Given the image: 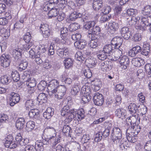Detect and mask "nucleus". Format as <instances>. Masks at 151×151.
Masks as SVG:
<instances>
[{"instance_id": "47", "label": "nucleus", "mask_w": 151, "mask_h": 151, "mask_svg": "<svg viewBox=\"0 0 151 151\" xmlns=\"http://www.w3.org/2000/svg\"><path fill=\"white\" fill-rule=\"evenodd\" d=\"M103 133L101 132H99L95 135L94 141L97 142L100 141L102 138Z\"/></svg>"}, {"instance_id": "61", "label": "nucleus", "mask_w": 151, "mask_h": 151, "mask_svg": "<svg viewBox=\"0 0 151 151\" xmlns=\"http://www.w3.org/2000/svg\"><path fill=\"white\" fill-rule=\"evenodd\" d=\"M111 7L107 6L103 7L101 11L102 13L107 14L111 11Z\"/></svg>"}, {"instance_id": "57", "label": "nucleus", "mask_w": 151, "mask_h": 151, "mask_svg": "<svg viewBox=\"0 0 151 151\" xmlns=\"http://www.w3.org/2000/svg\"><path fill=\"white\" fill-rule=\"evenodd\" d=\"M97 56L99 60H104L106 58L107 55L104 52V53L99 52V54L97 55Z\"/></svg>"}, {"instance_id": "41", "label": "nucleus", "mask_w": 151, "mask_h": 151, "mask_svg": "<svg viewBox=\"0 0 151 151\" xmlns=\"http://www.w3.org/2000/svg\"><path fill=\"white\" fill-rule=\"evenodd\" d=\"M147 108L145 106H141L140 109L138 110L137 112L139 113L140 115L143 116L145 115L147 111Z\"/></svg>"}, {"instance_id": "19", "label": "nucleus", "mask_w": 151, "mask_h": 151, "mask_svg": "<svg viewBox=\"0 0 151 151\" xmlns=\"http://www.w3.org/2000/svg\"><path fill=\"white\" fill-rule=\"evenodd\" d=\"M150 45L147 42L144 43L143 45V49L141 52V54L147 56L150 53Z\"/></svg>"}, {"instance_id": "58", "label": "nucleus", "mask_w": 151, "mask_h": 151, "mask_svg": "<svg viewBox=\"0 0 151 151\" xmlns=\"http://www.w3.org/2000/svg\"><path fill=\"white\" fill-rule=\"evenodd\" d=\"M111 16H109L106 14L102 13L100 18V20L103 22H105L111 18Z\"/></svg>"}, {"instance_id": "56", "label": "nucleus", "mask_w": 151, "mask_h": 151, "mask_svg": "<svg viewBox=\"0 0 151 151\" xmlns=\"http://www.w3.org/2000/svg\"><path fill=\"white\" fill-rule=\"evenodd\" d=\"M81 35L80 33H76L75 34L72 35L71 36L72 39L74 41H77L80 40V39L81 38Z\"/></svg>"}, {"instance_id": "13", "label": "nucleus", "mask_w": 151, "mask_h": 151, "mask_svg": "<svg viewBox=\"0 0 151 151\" xmlns=\"http://www.w3.org/2000/svg\"><path fill=\"white\" fill-rule=\"evenodd\" d=\"M68 54L69 50L68 48H60L57 50V54L62 58H66L68 57Z\"/></svg>"}, {"instance_id": "23", "label": "nucleus", "mask_w": 151, "mask_h": 151, "mask_svg": "<svg viewBox=\"0 0 151 151\" xmlns=\"http://www.w3.org/2000/svg\"><path fill=\"white\" fill-rule=\"evenodd\" d=\"M74 115V118L77 119L78 118V119L80 120L82 119L85 117V112L84 109H81L78 111L77 109L76 114L75 115Z\"/></svg>"}, {"instance_id": "1", "label": "nucleus", "mask_w": 151, "mask_h": 151, "mask_svg": "<svg viewBox=\"0 0 151 151\" xmlns=\"http://www.w3.org/2000/svg\"><path fill=\"white\" fill-rule=\"evenodd\" d=\"M66 88L64 85H61L58 86L56 89L52 90L49 91L50 94L52 95L54 94L55 97L57 98L61 99L65 94Z\"/></svg>"}, {"instance_id": "37", "label": "nucleus", "mask_w": 151, "mask_h": 151, "mask_svg": "<svg viewBox=\"0 0 151 151\" xmlns=\"http://www.w3.org/2000/svg\"><path fill=\"white\" fill-rule=\"evenodd\" d=\"M47 85V83L46 81H41L37 85L38 89L42 91H44L46 88Z\"/></svg>"}, {"instance_id": "49", "label": "nucleus", "mask_w": 151, "mask_h": 151, "mask_svg": "<svg viewBox=\"0 0 151 151\" xmlns=\"http://www.w3.org/2000/svg\"><path fill=\"white\" fill-rule=\"evenodd\" d=\"M125 111L124 109H118L116 110L115 111V114L119 118L121 117L122 116L124 115V111Z\"/></svg>"}, {"instance_id": "22", "label": "nucleus", "mask_w": 151, "mask_h": 151, "mask_svg": "<svg viewBox=\"0 0 151 151\" xmlns=\"http://www.w3.org/2000/svg\"><path fill=\"white\" fill-rule=\"evenodd\" d=\"M128 29L126 30V29H122L120 31L122 36L127 40L129 39L130 37V36H132L131 32L128 30Z\"/></svg>"}, {"instance_id": "17", "label": "nucleus", "mask_w": 151, "mask_h": 151, "mask_svg": "<svg viewBox=\"0 0 151 151\" xmlns=\"http://www.w3.org/2000/svg\"><path fill=\"white\" fill-rule=\"evenodd\" d=\"M87 43L85 40H80L75 42L74 45L75 47L78 49L82 50L85 48Z\"/></svg>"}, {"instance_id": "20", "label": "nucleus", "mask_w": 151, "mask_h": 151, "mask_svg": "<svg viewBox=\"0 0 151 151\" xmlns=\"http://www.w3.org/2000/svg\"><path fill=\"white\" fill-rule=\"evenodd\" d=\"M25 123V122L24 119L23 118H20L16 122V127L18 129H22Z\"/></svg>"}, {"instance_id": "30", "label": "nucleus", "mask_w": 151, "mask_h": 151, "mask_svg": "<svg viewBox=\"0 0 151 151\" xmlns=\"http://www.w3.org/2000/svg\"><path fill=\"white\" fill-rule=\"evenodd\" d=\"M59 11L58 9L52 8L48 13L49 18L56 16L59 13Z\"/></svg>"}, {"instance_id": "60", "label": "nucleus", "mask_w": 151, "mask_h": 151, "mask_svg": "<svg viewBox=\"0 0 151 151\" xmlns=\"http://www.w3.org/2000/svg\"><path fill=\"white\" fill-rule=\"evenodd\" d=\"M0 32L2 33L5 34L4 37H8L10 35L9 29H0Z\"/></svg>"}, {"instance_id": "39", "label": "nucleus", "mask_w": 151, "mask_h": 151, "mask_svg": "<svg viewBox=\"0 0 151 151\" xmlns=\"http://www.w3.org/2000/svg\"><path fill=\"white\" fill-rule=\"evenodd\" d=\"M35 127V122L32 121H29L26 124V129L28 131H31Z\"/></svg>"}, {"instance_id": "25", "label": "nucleus", "mask_w": 151, "mask_h": 151, "mask_svg": "<svg viewBox=\"0 0 151 151\" xmlns=\"http://www.w3.org/2000/svg\"><path fill=\"white\" fill-rule=\"evenodd\" d=\"M93 4V9L98 10L102 6V1L101 0H94Z\"/></svg>"}, {"instance_id": "59", "label": "nucleus", "mask_w": 151, "mask_h": 151, "mask_svg": "<svg viewBox=\"0 0 151 151\" xmlns=\"http://www.w3.org/2000/svg\"><path fill=\"white\" fill-rule=\"evenodd\" d=\"M71 130V128L68 125H64L63 127V132L65 134H69L70 133V131Z\"/></svg>"}, {"instance_id": "53", "label": "nucleus", "mask_w": 151, "mask_h": 151, "mask_svg": "<svg viewBox=\"0 0 151 151\" xmlns=\"http://www.w3.org/2000/svg\"><path fill=\"white\" fill-rule=\"evenodd\" d=\"M95 24V22L93 21H89L86 22L84 26V28H87V27L90 28L93 27Z\"/></svg>"}, {"instance_id": "45", "label": "nucleus", "mask_w": 151, "mask_h": 151, "mask_svg": "<svg viewBox=\"0 0 151 151\" xmlns=\"http://www.w3.org/2000/svg\"><path fill=\"white\" fill-rule=\"evenodd\" d=\"M111 125V124H109L108 127L103 132V136L104 137L106 138L109 136L110 134V131L112 129Z\"/></svg>"}, {"instance_id": "32", "label": "nucleus", "mask_w": 151, "mask_h": 151, "mask_svg": "<svg viewBox=\"0 0 151 151\" xmlns=\"http://www.w3.org/2000/svg\"><path fill=\"white\" fill-rule=\"evenodd\" d=\"M135 126L134 127H129L127 130L126 132V135H130V136H135L138 134V132H134V129H135Z\"/></svg>"}, {"instance_id": "10", "label": "nucleus", "mask_w": 151, "mask_h": 151, "mask_svg": "<svg viewBox=\"0 0 151 151\" xmlns=\"http://www.w3.org/2000/svg\"><path fill=\"white\" fill-rule=\"evenodd\" d=\"M140 118L138 114H136L134 115H132V116H129L128 118L126 119L127 122L129 123L132 127H134L136 126V123L137 122L138 123L140 121Z\"/></svg>"}, {"instance_id": "33", "label": "nucleus", "mask_w": 151, "mask_h": 151, "mask_svg": "<svg viewBox=\"0 0 151 151\" xmlns=\"http://www.w3.org/2000/svg\"><path fill=\"white\" fill-rule=\"evenodd\" d=\"M28 65V63L27 60H23L19 63L18 66L19 69L22 71L25 70L27 67Z\"/></svg>"}, {"instance_id": "15", "label": "nucleus", "mask_w": 151, "mask_h": 151, "mask_svg": "<svg viewBox=\"0 0 151 151\" xmlns=\"http://www.w3.org/2000/svg\"><path fill=\"white\" fill-rule=\"evenodd\" d=\"M145 63L143 59L139 58H134L132 61V64L136 67H139L143 65Z\"/></svg>"}, {"instance_id": "9", "label": "nucleus", "mask_w": 151, "mask_h": 151, "mask_svg": "<svg viewBox=\"0 0 151 151\" xmlns=\"http://www.w3.org/2000/svg\"><path fill=\"white\" fill-rule=\"evenodd\" d=\"M29 92L30 93H34L35 91L34 87L36 84V81L34 78H31L27 81L26 83Z\"/></svg>"}, {"instance_id": "63", "label": "nucleus", "mask_w": 151, "mask_h": 151, "mask_svg": "<svg viewBox=\"0 0 151 151\" xmlns=\"http://www.w3.org/2000/svg\"><path fill=\"white\" fill-rule=\"evenodd\" d=\"M24 149V151H37V149L33 145H27L25 147Z\"/></svg>"}, {"instance_id": "50", "label": "nucleus", "mask_w": 151, "mask_h": 151, "mask_svg": "<svg viewBox=\"0 0 151 151\" xmlns=\"http://www.w3.org/2000/svg\"><path fill=\"white\" fill-rule=\"evenodd\" d=\"M144 148L146 151H151V139L145 142Z\"/></svg>"}, {"instance_id": "54", "label": "nucleus", "mask_w": 151, "mask_h": 151, "mask_svg": "<svg viewBox=\"0 0 151 151\" xmlns=\"http://www.w3.org/2000/svg\"><path fill=\"white\" fill-rule=\"evenodd\" d=\"M31 39V36L29 32L27 33L26 35L24 36L23 39L25 42L27 43H30V41Z\"/></svg>"}, {"instance_id": "42", "label": "nucleus", "mask_w": 151, "mask_h": 151, "mask_svg": "<svg viewBox=\"0 0 151 151\" xmlns=\"http://www.w3.org/2000/svg\"><path fill=\"white\" fill-rule=\"evenodd\" d=\"M82 16V15L81 13H77L76 12H75L71 14L70 18L71 20L73 21L78 18L81 17Z\"/></svg>"}, {"instance_id": "12", "label": "nucleus", "mask_w": 151, "mask_h": 151, "mask_svg": "<svg viewBox=\"0 0 151 151\" xmlns=\"http://www.w3.org/2000/svg\"><path fill=\"white\" fill-rule=\"evenodd\" d=\"M119 62L121 68L125 70L129 67L130 61L127 57L124 55L120 58Z\"/></svg>"}, {"instance_id": "16", "label": "nucleus", "mask_w": 151, "mask_h": 151, "mask_svg": "<svg viewBox=\"0 0 151 151\" xmlns=\"http://www.w3.org/2000/svg\"><path fill=\"white\" fill-rule=\"evenodd\" d=\"M80 83L78 81H76L73 85L70 93L72 95H76L80 90Z\"/></svg>"}, {"instance_id": "3", "label": "nucleus", "mask_w": 151, "mask_h": 151, "mask_svg": "<svg viewBox=\"0 0 151 151\" xmlns=\"http://www.w3.org/2000/svg\"><path fill=\"white\" fill-rule=\"evenodd\" d=\"M63 108L69 114V118H66L65 120L66 123H69L74 119V115H75L76 114L77 109L72 108L71 106L68 105H66Z\"/></svg>"}, {"instance_id": "44", "label": "nucleus", "mask_w": 151, "mask_h": 151, "mask_svg": "<svg viewBox=\"0 0 151 151\" xmlns=\"http://www.w3.org/2000/svg\"><path fill=\"white\" fill-rule=\"evenodd\" d=\"M101 65L102 66H104L105 68H107L109 70L111 69L113 67L112 62L109 61H105L104 63H102Z\"/></svg>"}, {"instance_id": "27", "label": "nucleus", "mask_w": 151, "mask_h": 151, "mask_svg": "<svg viewBox=\"0 0 151 151\" xmlns=\"http://www.w3.org/2000/svg\"><path fill=\"white\" fill-rule=\"evenodd\" d=\"M37 52V54L41 56V57L42 58L45 56V52L46 49L44 46L40 45L38 47Z\"/></svg>"}, {"instance_id": "34", "label": "nucleus", "mask_w": 151, "mask_h": 151, "mask_svg": "<svg viewBox=\"0 0 151 151\" xmlns=\"http://www.w3.org/2000/svg\"><path fill=\"white\" fill-rule=\"evenodd\" d=\"M11 78L13 81L17 82L20 79L19 75L18 72L16 71H12L11 73Z\"/></svg>"}, {"instance_id": "40", "label": "nucleus", "mask_w": 151, "mask_h": 151, "mask_svg": "<svg viewBox=\"0 0 151 151\" xmlns=\"http://www.w3.org/2000/svg\"><path fill=\"white\" fill-rule=\"evenodd\" d=\"M114 40L116 41V45L114 47V49L117 48H119L120 46L121 45L123 42V39L122 38L116 37H114Z\"/></svg>"}, {"instance_id": "62", "label": "nucleus", "mask_w": 151, "mask_h": 151, "mask_svg": "<svg viewBox=\"0 0 151 151\" xmlns=\"http://www.w3.org/2000/svg\"><path fill=\"white\" fill-rule=\"evenodd\" d=\"M145 69L146 73H147L148 76L151 75V65L149 64H146L145 66Z\"/></svg>"}, {"instance_id": "6", "label": "nucleus", "mask_w": 151, "mask_h": 151, "mask_svg": "<svg viewBox=\"0 0 151 151\" xmlns=\"http://www.w3.org/2000/svg\"><path fill=\"white\" fill-rule=\"evenodd\" d=\"M5 139L4 145L6 147L10 148H14L17 147V144L13 142V138L12 135H7Z\"/></svg>"}, {"instance_id": "24", "label": "nucleus", "mask_w": 151, "mask_h": 151, "mask_svg": "<svg viewBox=\"0 0 151 151\" xmlns=\"http://www.w3.org/2000/svg\"><path fill=\"white\" fill-rule=\"evenodd\" d=\"M47 100V96L45 93H40L37 97V100L41 104L46 102Z\"/></svg>"}, {"instance_id": "11", "label": "nucleus", "mask_w": 151, "mask_h": 151, "mask_svg": "<svg viewBox=\"0 0 151 151\" xmlns=\"http://www.w3.org/2000/svg\"><path fill=\"white\" fill-rule=\"evenodd\" d=\"M22 51L21 49L19 48H16L13 50L12 55L14 59V60L16 63H19L21 60Z\"/></svg>"}, {"instance_id": "35", "label": "nucleus", "mask_w": 151, "mask_h": 151, "mask_svg": "<svg viewBox=\"0 0 151 151\" xmlns=\"http://www.w3.org/2000/svg\"><path fill=\"white\" fill-rule=\"evenodd\" d=\"M33 101L32 100H27L25 103V109L28 111L33 108L34 104Z\"/></svg>"}, {"instance_id": "36", "label": "nucleus", "mask_w": 151, "mask_h": 151, "mask_svg": "<svg viewBox=\"0 0 151 151\" xmlns=\"http://www.w3.org/2000/svg\"><path fill=\"white\" fill-rule=\"evenodd\" d=\"M98 39L96 37H94L92 38L90 42L89 43V46L91 48H95L98 45L97 42Z\"/></svg>"}, {"instance_id": "29", "label": "nucleus", "mask_w": 151, "mask_h": 151, "mask_svg": "<svg viewBox=\"0 0 151 151\" xmlns=\"http://www.w3.org/2000/svg\"><path fill=\"white\" fill-rule=\"evenodd\" d=\"M114 49V47L111 45L108 44L104 46L103 51L106 54H109L112 52Z\"/></svg>"}, {"instance_id": "46", "label": "nucleus", "mask_w": 151, "mask_h": 151, "mask_svg": "<svg viewBox=\"0 0 151 151\" xmlns=\"http://www.w3.org/2000/svg\"><path fill=\"white\" fill-rule=\"evenodd\" d=\"M75 57L79 61H83L85 60L84 58L82 56V52L80 51H78L76 53L75 55Z\"/></svg>"}, {"instance_id": "21", "label": "nucleus", "mask_w": 151, "mask_h": 151, "mask_svg": "<svg viewBox=\"0 0 151 151\" xmlns=\"http://www.w3.org/2000/svg\"><path fill=\"white\" fill-rule=\"evenodd\" d=\"M140 106H137L134 103H131L128 106V109L131 114L135 113L137 112Z\"/></svg>"}, {"instance_id": "14", "label": "nucleus", "mask_w": 151, "mask_h": 151, "mask_svg": "<svg viewBox=\"0 0 151 151\" xmlns=\"http://www.w3.org/2000/svg\"><path fill=\"white\" fill-rule=\"evenodd\" d=\"M54 109L51 107L47 108L45 111L43 113V117L47 119H50L53 116Z\"/></svg>"}, {"instance_id": "43", "label": "nucleus", "mask_w": 151, "mask_h": 151, "mask_svg": "<svg viewBox=\"0 0 151 151\" xmlns=\"http://www.w3.org/2000/svg\"><path fill=\"white\" fill-rule=\"evenodd\" d=\"M151 13V6L150 5H147L145 6L144 8L142 9V13L145 15H147Z\"/></svg>"}, {"instance_id": "64", "label": "nucleus", "mask_w": 151, "mask_h": 151, "mask_svg": "<svg viewBox=\"0 0 151 151\" xmlns=\"http://www.w3.org/2000/svg\"><path fill=\"white\" fill-rule=\"evenodd\" d=\"M80 148V145L78 143H74L72 145V151H78Z\"/></svg>"}, {"instance_id": "38", "label": "nucleus", "mask_w": 151, "mask_h": 151, "mask_svg": "<svg viewBox=\"0 0 151 151\" xmlns=\"http://www.w3.org/2000/svg\"><path fill=\"white\" fill-rule=\"evenodd\" d=\"M32 109L29 112V115L31 118H33L35 116L38 115L39 114V111L36 109Z\"/></svg>"}, {"instance_id": "18", "label": "nucleus", "mask_w": 151, "mask_h": 151, "mask_svg": "<svg viewBox=\"0 0 151 151\" xmlns=\"http://www.w3.org/2000/svg\"><path fill=\"white\" fill-rule=\"evenodd\" d=\"M63 61V63L65 68L69 69L72 67L73 65V60L72 59L70 58L67 57Z\"/></svg>"}, {"instance_id": "31", "label": "nucleus", "mask_w": 151, "mask_h": 151, "mask_svg": "<svg viewBox=\"0 0 151 151\" xmlns=\"http://www.w3.org/2000/svg\"><path fill=\"white\" fill-rule=\"evenodd\" d=\"M59 83L58 81L56 80H53L50 81V84H49L48 87L50 88L52 90L56 89V88L58 87Z\"/></svg>"}, {"instance_id": "2", "label": "nucleus", "mask_w": 151, "mask_h": 151, "mask_svg": "<svg viewBox=\"0 0 151 151\" xmlns=\"http://www.w3.org/2000/svg\"><path fill=\"white\" fill-rule=\"evenodd\" d=\"M47 130L50 136L52 135L51 137H49L48 143L52 145V147H53L57 144L60 142L61 137L60 136H59L58 137H56L55 138L54 135H52V134H55V130L53 127L48 128Z\"/></svg>"}, {"instance_id": "26", "label": "nucleus", "mask_w": 151, "mask_h": 151, "mask_svg": "<svg viewBox=\"0 0 151 151\" xmlns=\"http://www.w3.org/2000/svg\"><path fill=\"white\" fill-rule=\"evenodd\" d=\"M141 20L145 26L151 25V17L145 16L141 17Z\"/></svg>"}, {"instance_id": "7", "label": "nucleus", "mask_w": 151, "mask_h": 151, "mask_svg": "<svg viewBox=\"0 0 151 151\" xmlns=\"http://www.w3.org/2000/svg\"><path fill=\"white\" fill-rule=\"evenodd\" d=\"M93 99L95 105L99 106L102 105L104 102V98L103 95L99 93L94 94Z\"/></svg>"}, {"instance_id": "8", "label": "nucleus", "mask_w": 151, "mask_h": 151, "mask_svg": "<svg viewBox=\"0 0 151 151\" xmlns=\"http://www.w3.org/2000/svg\"><path fill=\"white\" fill-rule=\"evenodd\" d=\"M1 65L4 68L8 67L11 62V57L8 55L3 54L0 58Z\"/></svg>"}, {"instance_id": "48", "label": "nucleus", "mask_w": 151, "mask_h": 151, "mask_svg": "<svg viewBox=\"0 0 151 151\" xmlns=\"http://www.w3.org/2000/svg\"><path fill=\"white\" fill-rule=\"evenodd\" d=\"M127 13L129 16L133 17L137 14V10L132 8H130L127 10Z\"/></svg>"}, {"instance_id": "51", "label": "nucleus", "mask_w": 151, "mask_h": 151, "mask_svg": "<svg viewBox=\"0 0 151 151\" xmlns=\"http://www.w3.org/2000/svg\"><path fill=\"white\" fill-rule=\"evenodd\" d=\"M91 98L90 94H88L85 96H83L82 97L81 100L83 102V103H86L90 101Z\"/></svg>"}, {"instance_id": "28", "label": "nucleus", "mask_w": 151, "mask_h": 151, "mask_svg": "<svg viewBox=\"0 0 151 151\" xmlns=\"http://www.w3.org/2000/svg\"><path fill=\"white\" fill-rule=\"evenodd\" d=\"M12 80L10 76L7 75H4L1 77V82L3 84H8Z\"/></svg>"}, {"instance_id": "5", "label": "nucleus", "mask_w": 151, "mask_h": 151, "mask_svg": "<svg viewBox=\"0 0 151 151\" xmlns=\"http://www.w3.org/2000/svg\"><path fill=\"white\" fill-rule=\"evenodd\" d=\"M20 100V97L19 94L14 92L11 93L9 97V104L11 106H14L18 103Z\"/></svg>"}, {"instance_id": "4", "label": "nucleus", "mask_w": 151, "mask_h": 151, "mask_svg": "<svg viewBox=\"0 0 151 151\" xmlns=\"http://www.w3.org/2000/svg\"><path fill=\"white\" fill-rule=\"evenodd\" d=\"M112 131L113 141L115 143L117 144L119 142L122 137L121 130L119 128H116L114 129H113Z\"/></svg>"}, {"instance_id": "55", "label": "nucleus", "mask_w": 151, "mask_h": 151, "mask_svg": "<svg viewBox=\"0 0 151 151\" xmlns=\"http://www.w3.org/2000/svg\"><path fill=\"white\" fill-rule=\"evenodd\" d=\"M8 116L4 114H0V122H6L8 121Z\"/></svg>"}, {"instance_id": "52", "label": "nucleus", "mask_w": 151, "mask_h": 151, "mask_svg": "<svg viewBox=\"0 0 151 151\" xmlns=\"http://www.w3.org/2000/svg\"><path fill=\"white\" fill-rule=\"evenodd\" d=\"M120 145H119L120 148L122 150L127 149L126 147L129 146L128 143L127 141L121 140L120 142Z\"/></svg>"}]
</instances>
